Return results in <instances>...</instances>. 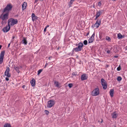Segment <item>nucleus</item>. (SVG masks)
Segmentation results:
<instances>
[{"label": "nucleus", "instance_id": "6", "mask_svg": "<svg viewBox=\"0 0 127 127\" xmlns=\"http://www.w3.org/2000/svg\"><path fill=\"white\" fill-rule=\"evenodd\" d=\"M101 82L103 89H106L107 88V85L106 81L103 78H102L101 79Z\"/></svg>", "mask_w": 127, "mask_h": 127}, {"label": "nucleus", "instance_id": "16", "mask_svg": "<svg viewBox=\"0 0 127 127\" xmlns=\"http://www.w3.org/2000/svg\"><path fill=\"white\" fill-rule=\"evenodd\" d=\"M111 115L112 118H116L117 117L118 115L116 113V112L115 111L111 114Z\"/></svg>", "mask_w": 127, "mask_h": 127}, {"label": "nucleus", "instance_id": "34", "mask_svg": "<svg viewBox=\"0 0 127 127\" xmlns=\"http://www.w3.org/2000/svg\"><path fill=\"white\" fill-rule=\"evenodd\" d=\"M101 2L100 1L99 2H98V5L99 6V7H100V6H101Z\"/></svg>", "mask_w": 127, "mask_h": 127}, {"label": "nucleus", "instance_id": "25", "mask_svg": "<svg viewBox=\"0 0 127 127\" xmlns=\"http://www.w3.org/2000/svg\"><path fill=\"white\" fill-rule=\"evenodd\" d=\"M122 79L121 77L120 76H118L117 78V80L118 81H121Z\"/></svg>", "mask_w": 127, "mask_h": 127}, {"label": "nucleus", "instance_id": "8", "mask_svg": "<svg viewBox=\"0 0 127 127\" xmlns=\"http://www.w3.org/2000/svg\"><path fill=\"white\" fill-rule=\"evenodd\" d=\"M5 53V51H3L1 53L0 55V64H1L3 62Z\"/></svg>", "mask_w": 127, "mask_h": 127}, {"label": "nucleus", "instance_id": "38", "mask_svg": "<svg viewBox=\"0 0 127 127\" xmlns=\"http://www.w3.org/2000/svg\"><path fill=\"white\" fill-rule=\"evenodd\" d=\"M48 63H46L45 65L44 68H45L46 67V66L48 65Z\"/></svg>", "mask_w": 127, "mask_h": 127}, {"label": "nucleus", "instance_id": "22", "mask_svg": "<svg viewBox=\"0 0 127 127\" xmlns=\"http://www.w3.org/2000/svg\"><path fill=\"white\" fill-rule=\"evenodd\" d=\"M15 69L18 73H19L20 72L19 67H15Z\"/></svg>", "mask_w": 127, "mask_h": 127}, {"label": "nucleus", "instance_id": "21", "mask_svg": "<svg viewBox=\"0 0 127 127\" xmlns=\"http://www.w3.org/2000/svg\"><path fill=\"white\" fill-rule=\"evenodd\" d=\"M3 127H11V126L10 124L6 123L4 125Z\"/></svg>", "mask_w": 127, "mask_h": 127}, {"label": "nucleus", "instance_id": "39", "mask_svg": "<svg viewBox=\"0 0 127 127\" xmlns=\"http://www.w3.org/2000/svg\"><path fill=\"white\" fill-rule=\"evenodd\" d=\"M22 87L23 89H24L25 88V86L24 85H23L22 86Z\"/></svg>", "mask_w": 127, "mask_h": 127}, {"label": "nucleus", "instance_id": "4", "mask_svg": "<svg viewBox=\"0 0 127 127\" xmlns=\"http://www.w3.org/2000/svg\"><path fill=\"white\" fill-rule=\"evenodd\" d=\"M9 14V12H6L3 14H2L0 17V18L4 21L6 20L8 18Z\"/></svg>", "mask_w": 127, "mask_h": 127}, {"label": "nucleus", "instance_id": "20", "mask_svg": "<svg viewBox=\"0 0 127 127\" xmlns=\"http://www.w3.org/2000/svg\"><path fill=\"white\" fill-rule=\"evenodd\" d=\"M114 90L113 89H111L109 93L110 95L112 97L113 96L114 94Z\"/></svg>", "mask_w": 127, "mask_h": 127}, {"label": "nucleus", "instance_id": "13", "mask_svg": "<svg viewBox=\"0 0 127 127\" xmlns=\"http://www.w3.org/2000/svg\"><path fill=\"white\" fill-rule=\"evenodd\" d=\"M88 78V76L86 74H83L81 76V80L83 81L86 80Z\"/></svg>", "mask_w": 127, "mask_h": 127}, {"label": "nucleus", "instance_id": "49", "mask_svg": "<svg viewBox=\"0 0 127 127\" xmlns=\"http://www.w3.org/2000/svg\"><path fill=\"white\" fill-rule=\"evenodd\" d=\"M76 45L77 46H78V44H76Z\"/></svg>", "mask_w": 127, "mask_h": 127}, {"label": "nucleus", "instance_id": "3", "mask_svg": "<svg viewBox=\"0 0 127 127\" xmlns=\"http://www.w3.org/2000/svg\"><path fill=\"white\" fill-rule=\"evenodd\" d=\"M12 7V5L11 4H9L7 5L5 8L3 9L2 12L4 13L6 12H9L11 10Z\"/></svg>", "mask_w": 127, "mask_h": 127}, {"label": "nucleus", "instance_id": "19", "mask_svg": "<svg viewBox=\"0 0 127 127\" xmlns=\"http://www.w3.org/2000/svg\"><path fill=\"white\" fill-rule=\"evenodd\" d=\"M22 43L24 44L25 45H26L27 43V41L26 39V38L23 37V39L22 41Z\"/></svg>", "mask_w": 127, "mask_h": 127}, {"label": "nucleus", "instance_id": "35", "mask_svg": "<svg viewBox=\"0 0 127 127\" xmlns=\"http://www.w3.org/2000/svg\"><path fill=\"white\" fill-rule=\"evenodd\" d=\"M110 50H108L107 51V53L109 54L110 53Z\"/></svg>", "mask_w": 127, "mask_h": 127}, {"label": "nucleus", "instance_id": "42", "mask_svg": "<svg viewBox=\"0 0 127 127\" xmlns=\"http://www.w3.org/2000/svg\"><path fill=\"white\" fill-rule=\"evenodd\" d=\"M38 0H35V1L34 2V3H36L37 2Z\"/></svg>", "mask_w": 127, "mask_h": 127}, {"label": "nucleus", "instance_id": "14", "mask_svg": "<svg viewBox=\"0 0 127 127\" xmlns=\"http://www.w3.org/2000/svg\"><path fill=\"white\" fill-rule=\"evenodd\" d=\"M95 35V32H94L88 40L89 43H90L93 42L94 40Z\"/></svg>", "mask_w": 127, "mask_h": 127}, {"label": "nucleus", "instance_id": "15", "mask_svg": "<svg viewBox=\"0 0 127 127\" xmlns=\"http://www.w3.org/2000/svg\"><path fill=\"white\" fill-rule=\"evenodd\" d=\"M103 10H99L98 11H97L96 15V16L97 17H98L100 14L103 13Z\"/></svg>", "mask_w": 127, "mask_h": 127}, {"label": "nucleus", "instance_id": "29", "mask_svg": "<svg viewBox=\"0 0 127 127\" xmlns=\"http://www.w3.org/2000/svg\"><path fill=\"white\" fill-rule=\"evenodd\" d=\"M87 41L86 40H85L83 42L84 44L85 45H86L87 44Z\"/></svg>", "mask_w": 127, "mask_h": 127}, {"label": "nucleus", "instance_id": "1", "mask_svg": "<svg viewBox=\"0 0 127 127\" xmlns=\"http://www.w3.org/2000/svg\"><path fill=\"white\" fill-rule=\"evenodd\" d=\"M78 47L73 48L72 51L73 52L74 51L76 52L81 51L83 46V43L80 42L78 44Z\"/></svg>", "mask_w": 127, "mask_h": 127}, {"label": "nucleus", "instance_id": "40", "mask_svg": "<svg viewBox=\"0 0 127 127\" xmlns=\"http://www.w3.org/2000/svg\"><path fill=\"white\" fill-rule=\"evenodd\" d=\"M118 57V56H116V55L115 56H114V58H117V57Z\"/></svg>", "mask_w": 127, "mask_h": 127}, {"label": "nucleus", "instance_id": "43", "mask_svg": "<svg viewBox=\"0 0 127 127\" xmlns=\"http://www.w3.org/2000/svg\"><path fill=\"white\" fill-rule=\"evenodd\" d=\"M10 43H9L8 44V46L7 47L8 48H9L10 46Z\"/></svg>", "mask_w": 127, "mask_h": 127}, {"label": "nucleus", "instance_id": "37", "mask_svg": "<svg viewBox=\"0 0 127 127\" xmlns=\"http://www.w3.org/2000/svg\"><path fill=\"white\" fill-rule=\"evenodd\" d=\"M52 58V56H50L49 57L48 59L49 60H51Z\"/></svg>", "mask_w": 127, "mask_h": 127}, {"label": "nucleus", "instance_id": "28", "mask_svg": "<svg viewBox=\"0 0 127 127\" xmlns=\"http://www.w3.org/2000/svg\"><path fill=\"white\" fill-rule=\"evenodd\" d=\"M68 87L70 88H71L73 86V85L72 84L70 83L68 84Z\"/></svg>", "mask_w": 127, "mask_h": 127}, {"label": "nucleus", "instance_id": "24", "mask_svg": "<svg viewBox=\"0 0 127 127\" xmlns=\"http://www.w3.org/2000/svg\"><path fill=\"white\" fill-rule=\"evenodd\" d=\"M118 36L119 38H120L122 37V35L121 33H119L118 34Z\"/></svg>", "mask_w": 127, "mask_h": 127}, {"label": "nucleus", "instance_id": "7", "mask_svg": "<svg viewBox=\"0 0 127 127\" xmlns=\"http://www.w3.org/2000/svg\"><path fill=\"white\" fill-rule=\"evenodd\" d=\"M55 104V101L53 100H51L48 101L47 106L48 107L50 108L53 106Z\"/></svg>", "mask_w": 127, "mask_h": 127}, {"label": "nucleus", "instance_id": "41", "mask_svg": "<svg viewBox=\"0 0 127 127\" xmlns=\"http://www.w3.org/2000/svg\"><path fill=\"white\" fill-rule=\"evenodd\" d=\"M46 27H45L44 29V31L45 32L46 31Z\"/></svg>", "mask_w": 127, "mask_h": 127}, {"label": "nucleus", "instance_id": "17", "mask_svg": "<svg viewBox=\"0 0 127 127\" xmlns=\"http://www.w3.org/2000/svg\"><path fill=\"white\" fill-rule=\"evenodd\" d=\"M27 5V3L25 2H24L22 5V10H24L26 8Z\"/></svg>", "mask_w": 127, "mask_h": 127}, {"label": "nucleus", "instance_id": "36", "mask_svg": "<svg viewBox=\"0 0 127 127\" xmlns=\"http://www.w3.org/2000/svg\"><path fill=\"white\" fill-rule=\"evenodd\" d=\"M5 79L6 81H8L9 80V79L8 77H6Z\"/></svg>", "mask_w": 127, "mask_h": 127}, {"label": "nucleus", "instance_id": "31", "mask_svg": "<svg viewBox=\"0 0 127 127\" xmlns=\"http://www.w3.org/2000/svg\"><path fill=\"white\" fill-rule=\"evenodd\" d=\"M77 72L75 71L72 73V74L73 75H77Z\"/></svg>", "mask_w": 127, "mask_h": 127}, {"label": "nucleus", "instance_id": "2", "mask_svg": "<svg viewBox=\"0 0 127 127\" xmlns=\"http://www.w3.org/2000/svg\"><path fill=\"white\" fill-rule=\"evenodd\" d=\"M17 23L18 21L17 19H14L12 18L9 19L8 21V26H13Z\"/></svg>", "mask_w": 127, "mask_h": 127}, {"label": "nucleus", "instance_id": "18", "mask_svg": "<svg viewBox=\"0 0 127 127\" xmlns=\"http://www.w3.org/2000/svg\"><path fill=\"white\" fill-rule=\"evenodd\" d=\"M30 83L32 86H34L35 85V81L34 79H33L30 81Z\"/></svg>", "mask_w": 127, "mask_h": 127}, {"label": "nucleus", "instance_id": "12", "mask_svg": "<svg viewBox=\"0 0 127 127\" xmlns=\"http://www.w3.org/2000/svg\"><path fill=\"white\" fill-rule=\"evenodd\" d=\"M54 84L55 87L59 88H61L62 86L61 83H59L57 81H54Z\"/></svg>", "mask_w": 127, "mask_h": 127}, {"label": "nucleus", "instance_id": "27", "mask_svg": "<svg viewBox=\"0 0 127 127\" xmlns=\"http://www.w3.org/2000/svg\"><path fill=\"white\" fill-rule=\"evenodd\" d=\"M106 39L107 40L110 41L111 40V39L109 36H107L106 37Z\"/></svg>", "mask_w": 127, "mask_h": 127}, {"label": "nucleus", "instance_id": "9", "mask_svg": "<svg viewBox=\"0 0 127 127\" xmlns=\"http://www.w3.org/2000/svg\"><path fill=\"white\" fill-rule=\"evenodd\" d=\"M101 23V20H97L96 21L94 25V26H92V27L93 28H94L95 27L96 28H98L100 25Z\"/></svg>", "mask_w": 127, "mask_h": 127}, {"label": "nucleus", "instance_id": "10", "mask_svg": "<svg viewBox=\"0 0 127 127\" xmlns=\"http://www.w3.org/2000/svg\"><path fill=\"white\" fill-rule=\"evenodd\" d=\"M9 71L10 68L9 67H7L6 70L5 72V75L8 77H9L11 76L10 74L9 73Z\"/></svg>", "mask_w": 127, "mask_h": 127}, {"label": "nucleus", "instance_id": "5", "mask_svg": "<svg viewBox=\"0 0 127 127\" xmlns=\"http://www.w3.org/2000/svg\"><path fill=\"white\" fill-rule=\"evenodd\" d=\"M99 89L97 88L95 89L92 92V95L93 96H96L99 95Z\"/></svg>", "mask_w": 127, "mask_h": 127}, {"label": "nucleus", "instance_id": "26", "mask_svg": "<svg viewBox=\"0 0 127 127\" xmlns=\"http://www.w3.org/2000/svg\"><path fill=\"white\" fill-rule=\"evenodd\" d=\"M42 69H40L38 71V73L37 75H39V74L42 71Z\"/></svg>", "mask_w": 127, "mask_h": 127}, {"label": "nucleus", "instance_id": "23", "mask_svg": "<svg viewBox=\"0 0 127 127\" xmlns=\"http://www.w3.org/2000/svg\"><path fill=\"white\" fill-rule=\"evenodd\" d=\"M38 17L36 16H35V17H34L32 18V20L34 21V20H35L37 19Z\"/></svg>", "mask_w": 127, "mask_h": 127}, {"label": "nucleus", "instance_id": "47", "mask_svg": "<svg viewBox=\"0 0 127 127\" xmlns=\"http://www.w3.org/2000/svg\"><path fill=\"white\" fill-rule=\"evenodd\" d=\"M49 27V25H47L46 27V28H47L48 27Z\"/></svg>", "mask_w": 127, "mask_h": 127}, {"label": "nucleus", "instance_id": "51", "mask_svg": "<svg viewBox=\"0 0 127 127\" xmlns=\"http://www.w3.org/2000/svg\"><path fill=\"white\" fill-rule=\"evenodd\" d=\"M59 48H58L57 49L58 50H59Z\"/></svg>", "mask_w": 127, "mask_h": 127}, {"label": "nucleus", "instance_id": "32", "mask_svg": "<svg viewBox=\"0 0 127 127\" xmlns=\"http://www.w3.org/2000/svg\"><path fill=\"white\" fill-rule=\"evenodd\" d=\"M45 112L46 114L47 115H48L49 113V111L46 110H45Z\"/></svg>", "mask_w": 127, "mask_h": 127}, {"label": "nucleus", "instance_id": "30", "mask_svg": "<svg viewBox=\"0 0 127 127\" xmlns=\"http://www.w3.org/2000/svg\"><path fill=\"white\" fill-rule=\"evenodd\" d=\"M121 69V66H120V65L119 66H118L117 68V70L118 71H120V70Z\"/></svg>", "mask_w": 127, "mask_h": 127}, {"label": "nucleus", "instance_id": "11", "mask_svg": "<svg viewBox=\"0 0 127 127\" xmlns=\"http://www.w3.org/2000/svg\"><path fill=\"white\" fill-rule=\"evenodd\" d=\"M10 29V26H6L2 29L3 31L4 32H6L9 31Z\"/></svg>", "mask_w": 127, "mask_h": 127}, {"label": "nucleus", "instance_id": "48", "mask_svg": "<svg viewBox=\"0 0 127 127\" xmlns=\"http://www.w3.org/2000/svg\"><path fill=\"white\" fill-rule=\"evenodd\" d=\"M102 122H103V120H102V119H101V123H102Z\"/></svg>", "mask_w": 127, "mask_h": 127}, {"label": "nucleus", "instance_id": "46", "mask_svg": "<svg viewBox=\"0 0 127 127\" xmlns=\"http://www.w3.org/2000/svg\"><path fill=\"white\" fill-rule=\"evenodd\" d=\"M15 36H13V37H12V39H14V38H15Z\"/></svg>", "mask_w": 127, "mask_h": 127}, {"label": "nucleus", "instance_id": "33", "mask_svg": "<svg viewBox=\"0 0 127 127\" xmlns=\"http://www.w3.org/2000/svg\"><path fill=\"white\" fill-rule=\"evenodd\" d=\"M35 14L34 13H32V18H33L34 17H35Z\"/></svg>", "mask_w": 127, "mask_h": 127}, {"label": "nucleus", "instance_id": "50", "mask_svg": "<svg viewBox=\"0 0 127 127\" xmlns=\"http://www.w3.org/2000/svg\"><path fill=\"white\" fill-rule=\"evenodd\" d=\"M89 33H88L87 34V35H88Z\"/></svg>", "mask_w": 127, "mask_h": 127}, {"label": "nucleus", "instance_id": "44", "mask_svg": "<svg viewBox=\"0 0 127 127\" xmlns=\"http://www.w3.org/2000/svg\"><path fill=\"white\" fill-rule=\"evenodd\" d=\"M98 17H97V16H96V18H95V20H96L97 19V18H98Z\"/></svg>", "mask_w": 127, "mask_h": 127}, {"label": "nucleus", "instance_id": "45", "mask_svg": "<svg viewBox=\"0 0 127 127\" xmlns=\"http://www.w3.org/2000/svg\"><path fill=\"white\" fill-rule=\"evenodd\" d=\"M125 49L126 50H127V46L125 47Z\"/></svg>", "mask_w": 127, "mask_h": 127}]
</instances>
